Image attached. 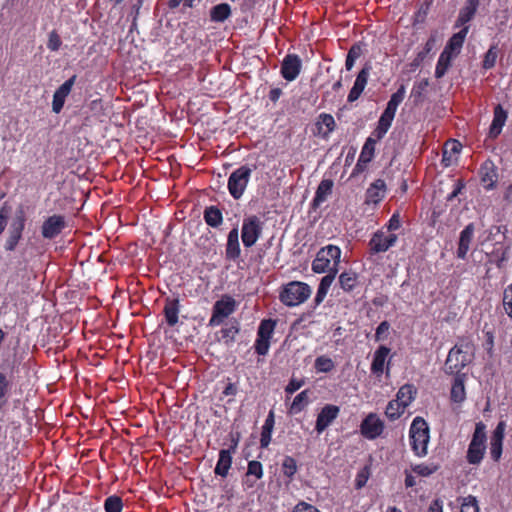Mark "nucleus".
I'll return each mask as SVG.
<instances>
[{"mask_svg":"<svg viewBox=\"0 0 512 512\" xmlns=\"http://www.w3.org/2000/svg\"><path fill=\"white\" fill-rule=\"evenodd\" d=\"M65 227V217L54 214L44 220L41 227V234L45 239H53L58 236Z\"/></svg>","mask_w":512,"mask_h":512,"instance_id":"10","label":"nucleus"},{"mask_svg":"<svg viewBox=\"0 0 512 512\" xmlns=\"http://www.w3.org/2000/svg\"><path fill=\"white\" fill-rule=\"evenodd\" d=\"M375 144V139H373L372 137L367 138L360 153L358 162L356 164V168H358L361 165V163L367 164L372 160L375 151Z\"/></svg>","mask_w":512,"mask_h":512,"instance_id":"29","label":"nucleus"},{"mask_svg":"<svg viewBox=\"0 0 512 512\" xmlns=\"http://www.w3.org/2000/svg\"><path fill=\"white\" fill-rule=\"evenodd\" d=\"M333 188V181L330 179H324L320 182L316 196L313 200L314 205H319L321 202H324L329 194H331Z\"/></svg>","mask_w":512,"mask_h":512,"instance_id":"31","label":"nucleus"},{"mask_svg":"<svg viewBox=\"0 0 512 512\" xmlns=\"http://www.w3.org/2000/svg\"><path fill=\"white\" fill-rule=\"evenodd\" d=\"M466 374H458L452 383L450 398L455 403H462L466 399L465 391Z\"/></svg>","mask_w":512,"mask_h":512,"instance_id":"22","label":"nucleus"},{"mask_svg":"<svg viewBox=\"0 0 512 512\" xmlns=\"http://www.w3.org/2000/svg\"><path fill=\"white\" fill-rule=\"evenodd\" d=\"M236 307V301L230 296H224L216 301L213 306L212 317L209 325L218 326L225 318L232 314Z\"/></svg>","mask_w":512,"mask_h":512,"instance_id":"9","label":"nucleus"},{"mask_svg":"<svg viewBox=\"0 0 512 512\" xmlns=\"http://www.w3.org/2000/svg\"><path fill=\"white\" fill-rule=\"evenodd\" d=\"M239 232L237 228H233L227 237L226 257L229 260H236L240 256Z\"/></svg>","mask_w":512,"mask_h":512,"instance_id":"21","label":"nucleus"},{"mask_svg":"<svg viewBox=\"0 0 512 512\" xmlns=\"http://www.w3.org/2000/svg\"><path fill=\"white\" fill-rule=\"evenodd\" d=\"M437 470L435 465L418 464L413 467V471L420 476H429Z\"/></svg>","mask_w":512,"mask_h":512,"instance_id":"54","label":"nucleus"},{"mask_svg":"<svg viewBox=\"0 0 512 512\" xmlns=\"http://www.w3.org/2000/svg\"><path fill=\"white\" fill-rule=\"evenodd\" d=\"M370 71L371 66L369 64H365L361 71L358 73L354 85L349 92L348 102H354L360 97L367 85Z\"/></svg>","mask_w":512,"mask_h":512,"instance_id":"15","label":"nucleus"},{"mask_svg":"<svg viewBox=\"0 0 512 512\" xmlns=\"http://www.w3.org/2000/svg\"><path fill=\"white\" fill-rule=\"evenodd\" d=\"M26 218L23 211L12 220L8 229V237L4 244L6 252H13L17 248L20 240L22 239L23 231L25 229Z\"/></svg>","mask_w":512,"mask_h":512,"instance_id":"8","label":"nucleus"},{"mask_svg":"<svg viewBox=\"0 0 512 512\" xmlns=\"http://www.w3.org/2000/svg\"><path fill=\"white\" fill-rule=\"evenodd\" d=\"M415 393L416 389L413 385L405 384L398 390L396 400L407 407L414 399Z\"/></svg>","mask_w":512,"mask_h":512,"instance_id":"33","label":"nucleus"},{"mask_svg":"<svg viewBox=\"0 0 512 512\" xmlns=\"http://www.w3.org/2000/svg\"><path fill=\"white\" fill-rule=\"evenodd\" d=\"M272 431L262 428L260 445L262 448H267L271 441Z\"/></svg>","mask_w":512,"mask_h":512,"instance_id":"63","label":"nucleus"},{"mask_svg":"<svg viewBox=\"0 0 512 512\" xmlns=\"http://www.w3.org/2000/svg\"><path fill=\"white\" fill-rule=\"evenodd\" d=\"M453 56L449 55L447 52L442 51V53L439 56L436 69H435V77L436 78H442L445 73L447 72L448 68L451 65V60Z\"/></svg>","mask_w":512,"mask_h":512,"instance_id":"35","label":"nucleus"},{"mask_svg":"<svg viewBox=\"0 0 512 512\" xmlns=\"http://www.w3.org/2000/svg\"><path fill=\"white\" fill-rule=\"evenodd\" d=\"M505 423L503 421L499 422L493 431L491 441L503 443L504 432H505Z\"/></svg>","mask_w":512,"mask_h":512,"instance_id":"57","label":"nucleus"},{"mask_svg":"<svg viewBox=\"0 0 512 512\" xmlns=\"http://www.w3.org/2000/svg\"><path fill=\"white\" fill-rule=\"evenodd\" d=\"M276 322L272 319L263 320L258 328V336L260 338L270 339L274 331Z\"/></svg>","mask_w":512,"mask_h":512,"instance_id":"44","label":"nucleus"},{"mask_svg":"<svg viewBox=\"0 0 512 512\" xmlns=\"http://www.w3.org/2000/svg\"><path fill=\"white\" fill-rule=\"evenodd\" d=\"M293 512H320V511L315 506L302 501L294 507Z\"/></svg>","mask_w":512,"mask_h":512,"instance_id":"62","label":"nucleus"},{"mask_svg":"<svg viewBox=\"0 0 512 512\" xmlns=\"http://www.w3.org/2000/svg\"><path fill=\"white\" fill-rule=\"evenodd\" d=\"M483 422L476 423L475 430L467 451V461L470 464H479L486 450V432Z\"/></svg>","mask_w":512,"mask_h":512,"instance_id":"4","label":"nucleus"},{"mask_svg":"<svg viewBox=\"0 0 512 512\" xmlns=\"http://www.w3.org/2000/svg\"><path fill=\"white\" fill-rule=\"evenodd\" d=\"M11 388V382L7 376L0 372V399H5Z\"/></svg>","mask_w":512,"mask_h":512,"instance_id":"55","label":"nucleus"},{"mask_svg":"<svg viewBox=\"0 0 512 512\" xmlns=\"http://www.w3.org/2000/svg\"><path fill=\"white\" fill-rule=\"evenodd\" d=\"M502 445L500 442H490V454L494 461H498L502 455Z\"/></svg>","mask_w":512,"mask_h":512,"instance_id":"60","label":"nucleus"},{"mask_svg":"<svg viewBox=\"0 0 512 512\" xmlns=\"http://www.w3.org/2000/svg\"><path fill=\"white\" fill-rule=\"evenodd\" d=\"M340 408L336 405L327 404L319 412L315 429L322 433L338 417Z\"/></svg>","mask_w":512,"mask_h":512,"instance_id":"13","label":"nucleus"},{"mask_svg":"<svg viewBox=\"0 0 512 512\" xmlns=\"http://www.w3.org/2000/svg\"><path fill=\"white\" fill-rule=\"evenodd\" d=\"M462 145L457 140L449 141L445 144L442 162L445 166H449L452 162V156L460 152Z\"/></svg>","mask_w":512,"mask_h":512,"instance_id":"32","label":"nucleus"},{"mask_svg":"<svg viewBox=\"0 0 512 512\" xmlns=\"http://www.w3.org/2000/svg\"><path fill=\"white\" fill-rule=\"evenodd\" d=\"M428 86H429L428 79H422L421 81L416 82L414 84L410 96H411V98H413V101L415 104H419L423 101L424 92L427 90Z\"/></svg>","mask_w":512,"mask_h":512,"instance_id":"37","label":"nucleus"},{"mask_svg":"<svg viewBox=\"0 0 512 512\" xmlns=\"http://www.w3.org/2000/svg\"><path fill=\"white\" fill-rule=\"evenodd\" d=\"M302 62L298 55L288 54L282 62L281 74L287 81H293L301 71Z\"/></svg>","mask_w":512,"mask_h":512,"instance_id":"12","label":"nucleus"},{"mask_svg":"<svg viewBox=\"0 0 512 512\" xmlns=\"http://www.w3.org/2000/svg\"><path fill=\"white\" fill-rule=\"evenodd\" d=\"M204 220L210 227L217 228L223 222L222 212L216 206L206 207L204 210Z\"/></svg>","mask_w":512,"mask_h":512,"instance_id":"28","label":"nucleus"},{"mask_svg":"<svg viewBox=\"0 0 512 512\" xmlns=\"http://www.w3.org/2000/svg\"><path fill=\"white\" fill-rule=\"evenodd\" d=\"M389 328H390V324L387 321L381 322L376 329L375 340L381 341V340L385 339L386 333L388 332Z\"/></svg>","mask_w":512,"mask_h":512,"instance_id":"59","label":"nucleus"},{"mask_svg":"<svg viewBox=\"0 0 512 512\" xmlns=\"http://www.w3.org/2000/svg\"><path fill=\"white\" fill-rule=\"evenodd\" d=\"M400 226H401V222H400L399 214L398 213L393 214L388 223V230L394 231V230H397Z\"/></svg>","mask_w":512,"mask_h":512,"instance_id":"64","label":"nucleus"},{"mask_svg":"<svg viewBox=\"0 0 512 512\" xmlns=\"http://www.w3.org/2000/svg\"><path fill=\"white\" fill-rule=\"evenodd\" d=\"M497 59V48L496 46H491L488 51L485 53L484 60H483V68L484 69H491L494 67Z\"/></svg>","mask_w":512,"mask_h":512,"instance_id":"48","label":"nucleus"},{"mask_svg":"<svg viewBox=\"0 0 512 512\" xmlns=\"http://www.w3.org/2000/svg\"><path fill=\"white\" fill-rule=\"evenodd\" d=\"M384 423L376 414H369L361 423V433L367 439H375L381 435Z\"/></svg>","mask_w":512,"mask_h":512,"instance_id":"11","label":"nucleus"},{"mask_svg":"<svg viewBox=\"0 0 512 512\" xmlns=\"http://www.w3.org/2000/svg\"><path fill=\"white\" fill-rule=\"evenodd\" d=\"M479 0H467L465 5L460 9L457 20L455 22V27H464L468 26L467 23L471 21L479 7Z\"/></svg>","mask_w":512,"mask_h":512,"instance_id":"17","label":"nucleus"},{"mask_svg":"<svg viewBox=\"0 0 512 512\" xmlns=\"http://www.w3.org/2000/svg\"><path fill=\"white\" fill-rule=\"evenodd\" d=\"M390 349L386 346H380L374 353L373 361L371 364V371L374 374H382L384 370V364L386 357L388 356Z\"/></svg>","mask_w":512,"mask_h":512,"instance_id":"25","label":"nucleus"},{"mask_svg":"<svg viewBox=\"0 0 512 512\" xmlns=\"http://www.w3.org/2000/svg\"><path fill=\"white\" fill-rule=\"evenodd\" d=\"M357 274L355 272H343L339 276V283L344 291H352L357 284Z\"/></svg>","mask_w":512,"mask_h":512,"instance_id":"36","label":"nucleus"},{"mask_svg":"<svg viewBox=\"0 0 512 512\" xmlns=\"http://www.w3.org/2000/svg\"><path fill=\"white\" fill-rule=\"evenodd\" d=\"M270 339L257 337L255 350L259 355H266L270 346Z\"/></svg>","mask_w":512,"mask_h":512,"instance_id":"56","label":"nucleus"},{"mask_svg":"<svg viewBox=\"0 0 512 512\" xmlns=\"http://www.w3.org/2000/svg\"><path fill=\"white\" fill-rule=\"evenodd\" d=\"M461 512H479L478 502L476 497L467 496L463 499L461 504Z\"/></svg>","mask_w":512,"mask_h":512,"instance_id":"47","label":"nucleus"},{"mask_svg":"<svg viewBox=\"0 0 512 512\" xmlns=\"http://www.w3.org/2000/svg\"><path fill=\"white\" fill-rule=\"evenodd\" d=\"M239 328L237 325H230L220 330L219 340L223 341L226 345H229L235 340V336L238 334Z\"/></svg>","mask_w":512,"mask_h":512,"instance_id":"39","label":"nucleus"},{"mask_svg":"<svg viewBox=\"0 0 512 512\" xmlns=\"http://www.w3.org/2000/svg\"><path fill=\"white\" fill-rule=\"evenodd\" d=\"M405 97V87L401 85L398 90L392 94L390 100L387 103V108L397 111L399 104L403 101Z\"/></svg>","mask_w":512,"mask_h":512,"instance_id":"45","label":"nucleus"},{"mask_svg":"<svg viewBox=\"0 0 512 512\" xmlns=\"http://www.w3.org/2000/svg\"><path fill=\"white\" fill-rule=\"evenodd\" d=\"M263 229V222L259 217L252 215L243 220L241 238L245 247H252L259 237Z\"/></svg>","mask_w":512,"mask_h":512,"instance_id":"7","label":"nucleus"},{"mask_svg":"<svg viewBox=\"0 0 512 512\" xmlns=\"http://www.w3.org/2000/svg\"><path fill=\"white\" fill-rule=\"evenodd\" d=\"M474 357V345L468 338L461 339L448 353L444 364L446 374H461V370L472 362Z\"/></svg>","mask_w":512,"mask_h":512,"instance_id":"1","label":"nucleus"},{"mask_svg":"<svg viewBox=\"0 0 512 512\" xmlns=\"http://www.w3.org/2000/svg\"><path fill=\"white\" fill-rule=\"evenodd\" d=\"M475 226L473 223L468 224L460 233L458 248L456 255L459 259L464 260L470 249V244L473 240Z\"/></svg>","mask_w":512,"mask_h":512,"instance_id":"16","label":"nucleus"},{"mask_svg":"<svg viewBox=\"0 0 512 512\" xmlns=\"http://www.w3.org/2000/svg\"><path fill=\"white\" fill-rule=\"evenodd\" d=\"M310 295L311 288L308 284L292 281L283 287L279 297L284 305L294 307L305 302Z\"/></svg>","mask_w":512,"mask_h":512,"instance_id":"2","label":"nucleus"},{"mask_svg":"<svg viewBox=\"0 0 512 512\" xmlns=\"http://www.w3.org/2000/svg\"><path fill=\"white\" fill-rule=\"evenodd\" d=\"M506 119V111L501 107V105H497L494 109V118L489 130L490 137L496 138L500 134Z\"/></svg>","mask_w":512,"mask_h":512,"instance_id":"24","label":"nucleus"},{"mask_svg":"<svg viewBox=\"0 0 512 512\" xmlns=\"http://www.w3.org/2000/svg\"><path fill=\"white\" fill-rule=\"evenodd\" d=\"M340 256L341 250L338 246L327 245L318 251L316 258L312 262V270L318 274L329 271V265L332 260L334 261L333 268H337Z\"/></svg>","mask_w":512,"mask_h":512,"instance_id":"5","label":"nucleus"},{"mask_svg":"<svg viewBox=\"0 0 512 512\" xmlns=\"http://www.w3.org/2000/svg\"><path fill=\"white\" fill-rule=\"evenodd\" d=\"M252 169L246 165L233 171L228 179V190L234 199H240L247 187Z\"/></svg>","mask_w":512,"mask_h":512,"instance_id":"6","label":"nucleus"},{"mask_svg":"<svg viewBox=\"0 0 512 512\" xmlns=\"http://www.w3.org/2000/svg\"><path fill=\"white\" fill-rule=\"evenodd\" d=\"M468 32L469 26H464L459 32L453 34L452 37L448 40L443 51L452 56L458 55L461 51Z\"/></svg>","mask_w":512,"mask_h":512,"instance_id":"18","label":"nucleus"},{"mask_svg":"<svg viewBox=\"0 0 512 512\" xmlns=\"http://www.w3.org/2000/svg\"><path fill=\"white\" fill-rule=\"evenodd\" d=\"M76 75H73L71 78L66 80L62 85H60L55 93L58 95L64 96L65 98L70 94L72 87L75 83Z\"/></svg>","mask_w":512,"mask_h":512,"instance_id":"50","label":"nucleus"},{"mask_svg":"<svg viewBox=\"0 0 512 512\" xmlns=\"http://www.w3.org/2000/svg\"><path fill=\"white\" fill-rule=\"evenodd\" d=\"M503 306L508 316L512 318V284L504 291Z\"/></svg>","mask_w":512,"mask_h":512,"instance_id":"52","label":"nucleus"},{"mask_svg":"<svg viewBox=\"0 0 512 512\" xmlns=\"http://www.w3.org/2000/svg\"><path fill=\"white\" fill-rule=\"evenodd\" d=\"M386 184L382 179L375 180L366 191L367 203H378L385 195Z\"/></svg>","mask_w":512,"mask_h":512,"instance_id":"23","label":"nucleus"},{"mask_svg":"<svg viewBox=\"0 0 512 512\" xmlns=\"http://www.w3.org/2000/svg\"><path fill=\"white\" fill-rule=\"evenodd\" d=\"M405 408L403 404L394 399L388 403L385 414L390 420H396L404 413Z\"/></svg>","mask_w":512,"mask_h":512,"instance_id":"38","label":"nucleus"},{"mask_svg":"<svg viewBox=\"0 0 512 512\" xmlns=\"http://www.w3.org/2000/svg\"><path fill=\"white\" fill-rule=\"evenodd\" d=\"M337 268H330L327 275H325L319 284V288H323V290L327 291L329 290L331 284L333 283L335 276L337 274Z\"/></svg>","mask_w":512,"mask_h":512,"instance_id":"51","label":"nucleus"},{"mask_svg":"<svg viewBox=\"0 0 512 512\" xmlns=\"http://www.w3.org/2000/svg\"><path fill=\"white\" fill-rule=\"evenodd\" d=\"M62 44L61 38L56 31H51L49 33L47 48L50 51H58Z\"/></svg>","mask_w":512,"mask_h":512,"instance_id":"53","label":"nucleus"},{"mask_svg":"<svg viewBox=\"0 0 512 512\" xmlns=\"http://www.w3.org/2000/svg\"><path fill=\"white\" fill-rule=\"evenodd\" d=\"M480 174L481 181L485 185L486 189H492L495 187L497 182V170L492 161L487 160L482 164Z\"/></svg>","mask_w":512,"mask_h":512,"instance_id":"20","label":"nucleus"},{"mask_svg":"<svg viewBox=\"0 0 512 512\" xmlns=\"http://www.w3.org/2000/svg\"><path fill=\"white\" fill-rule=\"evenodd\" d=\"M231 15V8L227 3H221L211 8L210 18L213 22H224Z\"/></svg>","mask_w":512,"mask_h":512,"instance_id":"30","label":"nucleus"},{"mask_svg":"<svg viewBox=\"0 0 512 512\" xmlns=\"http://www.w3.org/2000/svg\"><path fill=\"white\" fill-rule=\"evenodd\" d=\"M308 391L304 390L300 392L293 400L290 410L291 413H299L308 404Z\"/></svg>","mask_w":512,"mask_h":512,"instance_id":"40","label":"nucleus"},{"mask_svg":"<svg viewBox=\"0 0 512 512\" xmlns=\"http://www.w3.org/2000/svg\"><path fill=\"white\" fill-rule=\"evenodd\" d=\"M232 464V456L230 449H223L219 453V459L215 467V474L222 477L227 476L228 471Z\"/></svg>","mask_w":512,"mask_h":512,"instance_id":"26","label":"nucleus"},{"mask_svg":"<svg viewBox=\"0 0 512 512\" xmlns=\"http://www.w3.org/2000/svg\"><path fill=\"white\" fill-rule=\"evenodd\" d=\"M397 241L395 234L386 235L384 232H376L369 242L370 250L373 253H380L387 251L390 247L394 246Z\"/></svg>","mask_w":512,"mask_h":512,"instance_id":"14","label":"nucleus"},{"mask_svg":"<svg viewBox=\"0 0 512 512\" xmlns=\"http://www.w3.org/2000/svg\"><path fill=\"white\" fill-rule=\"evenodd\" d=\"M314 366L318 372L328 373L333 370L335 365L331 358L322 355L315 359Z\"/></svg>","mask_w":512,"mask_h":512,"instance_id":"42","label":"nucleus"},{"mask_svg":"<svg viewBox=\"0 0 512 512\" xmlns=\"http://www.w3.org/2000/svg\"><path fill=\"white\" fill-rule=\"evenodd\" d=\"M66 98L64 96L58 95L54 92L53 100H52V111L54 113H60L63 109Z\"/></svg>","mask_w":512,"mask_h":512,"instance_id":"58","label":"nucleus"},{"mask_svg":"<svg viewBox=\"0 0 512 512\" xmlns=\"http://www.w3.org/2000/svg\"><path fill=\"white\" fill-rule=\"evenodd\" d=\"M246 476H255L260 479L263 476V467L259 461L252 460L248 463Z\"/></svg>","mask_w":512,"mask_h":512,"instance_id":"49","label":"nucleus"},{"mask_svg":"<svg viewBox=\"0 0 512 512\" xmlns=\"http://www.w3.org/2000/svg\"><path fill=\"white\" fill-rule=\"evenodd\" d=\"M396 111L390 108H385L384 112L379 118L378 125L373 134L378 140L382 139L391 127L392 121L395 117Z\"/></svg>","mask_w":512,"mask_h":512,"instance_id":"19","label":"nucleus"},{"mask_svg":"<svg viewBox=\"0 0 512 512\" xmlns=\"http://www.w3.org/2000/svg\"><path fill=\"white\" fill-rule=\"evenodd\" d=\"M165 318L169 326H174L178 322V300L169 301L164 307Z\"/></svg>","mask_w":512,"mask_h":512,"instance_id":"34","label":"nucleus"},{"mask_svg":"<svg viewBox=\"0 0 512 512\" xmlns=\"http://www.w3.org/2000/svg\"><path fill=\"white\" fill-rule=\"evenodd\" d=\"M318 134L327 137L335 128V120L332 115L322 113L316 122Z\"/></svg>","mask_w":512,"mask_h":512,"instance_id":"27","label":"nucleus"},{"mask_svg":"<svg viewBox=\"0 0 512 512\" xmlns=\"http://www.w3.org/2000/svg\"><path fill=\"white\" fill-rule=\"evenodd\" d=\"M304 385V380L292 378L289 384L286 386L285 391L288 394H293Z\"/></svg>","mask_w":512,"mask_h":512,"instance_id":"61","label":"nucleus"},{"mask_svg":"<svg viewBox=\"0 0 512 512\" xmlns=\"http://www.w3.org/2000/svg\"><path fill=\"white\" fill-rule=\"evenodd\" d=\"M104 508L106 512H121L123 508L122 499L116 495L109 496L105 499Z\"/></svg>","mask_w":512,"mask_h":512,"instance_id":"43","label":"nucleus"},{"mask_svg":"<svg viewBox=\"0 0 512 512\" xmlns=\"http://www.w3.org/2000/svg\"><path fill=\"white\" fill-rule=\"evenodd\" d=\"M410 438L412 440V449L418 456L427 454V444L429 442V427L427 422L416 417L410 427Z\"/></svg>","mask_w":512,"mask_h":512,"instance_id":"3","label":"nucleus"},{"mask_svg":"<svg viewBox=\"0 0 512 512\" xmlns=\"http://www.w3.org/2000/svg\"><path fill=\"white\" fill-rule=\"evenodd\" d=\"M435 40L433 38H430L422 51L418 52L417 56L411 63L412 68H417L421 65V63L424 61V59L427 57V55L431 52V50L434 48Z\"/></svg>","mask_w":512,"mask_h":512,"instance_id":"41","label":"nucleus"},{"mask_svg":"<svg viewBox=\"0 0 512 512\" xmlns=\"http://www.w3.org/2000/svg\"><path fill=\"white\" fill-rule=\"evenodd\" d=\"M282 470L285 476L291 478L297 472V464L293 457L286 456L282 463Z\"/></svg>","mask_w":512,"mask_h":512,"instance_id":"46","label":"nucleus"}]
</instances>
